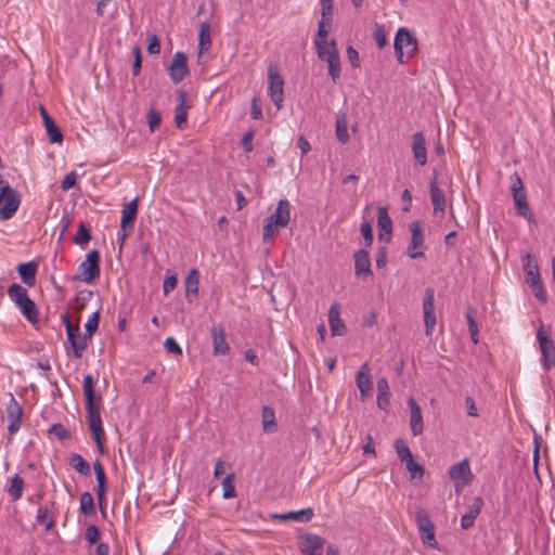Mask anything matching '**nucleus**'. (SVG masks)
Returning <instances> with one entry per match:
<instances>
[{
    "label": "nucleus",
    "instance_id": "603ef678",
    "mask_svg": "<svg viewBox=\"0 0 555 555\" xmlns=\"http://www.w3.org/2000/svg\"><path fill=\"white\" fill-rule=\"evenodd\" d=\"M160 121H162L160 114L155 108H151L147 113V122H149L151 132H154L156 130V128L159 127Z\"/></svg>",
    "mask_w": 555,
    "mask_h": 555
},
{
    "label": "nucleus",
    "instance_id": "9d476101",
    "mask_svg": "<svg viewBox=\"0 0 555 555\" xmlns=\"http://www.w3.org/2000/svg\"><path fill=\"white\" fill-rule=\"evenodd\" d=\"M435 291L431 287L426 288L425 297L423 300V313L425 332L427 336H430L436 326V313H435Z\"/></svg>",
    "mask_w": 555,
    "mask_h": 555
},
{
    "label": "nucleus",
    "instance_id": "13d9d810",
    "mask_svg": "<svg viewBox=\"0 0 555 555\" xmlns=\"http://www.w3.org/2000/svg\"><path fill=\"white\" fill-rule=\"evenodd\" d=\"M405 466H406V469L412 475V477H416V476L422 477L424 474V467L421 464L416 463L413 459L408 461L405 463Z\"/></svg>",
    "mask_w": 555,
    "mask_h": 555
},
{
    "label": "nucleus",
    "instance_id": "79ce46f5",
    "mask_svg": "<svg viewBox=\"0 0 555 555\" xmlns=\"http://www.w3.org/2000/svg\"><path fill=\"white\" fill-rule=\"evenodd\" d=\"M466 319H467V323H468L470 338L474 344H477L478 343V326L475 321V311L470 307L466 310Z\"/></svg>",
    "mask_w": 555,
    "mask_h": 555
},
{
    "label": "nucleus",
    "instance_id": "39448f33",
    "mask_svg": "<svg viewBox=\"0 0 555 555\" xmlns=\"http://www.w3.org/2000/svg\"><path fill=\"white\" fill-rule=\"evenodd\" d=\"M100 276V253L91 250L87 254L86 260L78 266V279L90 284Z\"/></svg>",
    "mask_w": 555,
    "mask_h": 555
},
{
    "label": "nucleus",
    "instance_id": "49530a36",
    "mask_svg": "<svg viewBox=\"0 0 555 555\" xmlns=\"http://www.w3.org/2000/svg\"><path fill=\"white\" fill-rule=\"evenodd\" d=\"M336 135L338 141L346 143L349 140L346 118L338 117L336 120Z\"/></svg>",
    "mask_w": 555,
    "mask_h": 555
},
{
    "label": "nucleus",
    "instance_id": "774afa93",
    "mask_svg": "<svg viewBox=\"0 0 555 555\" xmlns=\"http://www.w3.org/2000/svg\"><path fill=\"white\" fill-rule=\"evenodd\" d=\"M253 138H254V133L253 131H248L246 132L243 138H242V141H241V144H242V147L246 151V152H251L253 151Z\"/></svg>",
    "mask_w": 555,
    "mask_h": 555
},
{
    "label": "nucleus",
    "instance_id": "2f4dec72",
    "mask_svg": "<svg viewBox=\"0 0 555 555\" xmlns=\"http://www.w3.org/2000/svg\"><path fill=\"white\" fill-rule=\"evenodd\" d=\"M262 428L266 433L272 434L276 430L275 412L271 406L262 408Z\"/></svg>",
    "mask_w": 555,
    "mask_h": 555
},
{
    "label": "nucleus",
    "instance_id": "72a5a7b5",
    "mask_svg": "<svg viewBox=\"0 0 555 555\" xmlns=\"http://www.w3.org/2000/svg\"><path fill=\"white\" fill-rule=\"evenodd\" d=\"M69 465L82 476L90 475V465L80 454H72Z\"/></svg>",
    "mask_w": 555,
    "mask_h": 555
},
{
    "label": "nucleus",
    "instance_id": "4be33fe9",
    "mask_svg": "<svg viewBox=\"0 0 555 555\" xmlns=\"http://www.w3.org/2000/svg\"><path fill=\"white\" fill-rule=\"evenodd\" d=\"M412 151L416 162L424 166L427 163L426 142L423 132H416L412 135Z\"/></svg>",
    "mask_w": 555,
    "mask_h": 555
},
{
    "label": "nucleus",
    "instance_id": "f704fd0d",
    "mask_svg": "<svg viewBox=\"0 0 555 555\" xmlns=\"http://www.w3.org/2000/svg\"><path fill=\"white\" fill-rule=\"evenodd\" d=\"M8 296L15 304V306L29 297L27 289L16 283H13L9 286Z\"/></svg>",
    "mask_w": 555,
    "mask_h": 555
},
{
    "label": "nucleus",
    "instance_id": "f03ea898",
    "mask_svg": "<svg viewBox=\"0 0 555 555\" xmlns=\"http://www.w3.org/2000/svg\"><path fill=\"white\" fill-rule=\"evenodd\" d=\"M393 46L397 60L401 64L412 59L417 50L416 38L404 27L398 29Z\"/></svg>",
    "mask_w": 555,
    "mask_h": 555
},
{
    "label": "nucleus",
    "instance_id": "6e6552de",
    "mask_svg": "<svg viewBox=\"0 0 555 555\" xmlns=\"http://www.w3.org/2000/svg\"><path fill=\"white\" fill-rule=\"evenodd\" d=\"M537 340L542 353V365L546 371H550L555 366V344L542 326L537 332Z\"/></svg>",
    "mask_w": 555,
    "mask_h": 555
},
{
    "label": "nucleus",
    "instance_id": "c03bdc74",
    "mask_svg": "<svg viewBox=\"0 0 555 555\" xmlns=\"http://www.w3.org/2000/svg\"><path fill=\"white\" fill-rule=\"evenodd\" d=\"M395 449L401 462L406 463L411 459H413L412 453L409 447L403 442V440L398 439L395 442Z\"/></svg>",
    "mask_w": 555,
    "mask_h": 555
},
{
    "label": "nucleus",
    "instance_id": "0eeeda50",
    "mask_svg": "<svg viewBox=\"0 0 555 555\" xmlns=\"http://www.w3.org/2000/svg\"><path fill=\"white\" fill-rule=\"evenodd\" d=\"M268 94L276 108L280 109L284 101V79L272 66L268 70Z\"/></svg>",
    "mask_w": 555,
    "mask_h": 555
},
{
    "label": "nucleus",
    "instance_id": "7c9ffc66",
    "mask_svg": "<svg viewBox=\"0 0 555 555\" xmlns=\"http://www.w3.org/2000/svg\"><path fill=\"white\" fill-rule=\"evenodd\" d=\"M24 485V479L18 474L9 479L7 492L12 501H17L22 498Z\"/></svg>",
    "mask_w": 555,
    "mask_h": 555
},
{
    "label": "nucleus",
    "instance_id": "a19ab883",
    "mask_svg": "<svg viewBox=\"0 0 555 555\" xmlns=\"http://www.w3.org/2000/svg\"><path fill=\"white\" fill-rule=\"evenodd\" d=\"M328 75L334 82H336L340 78V57L339 55H332L328 57Z\"/></svg>",
    "mask_w": 555,
    "mask_h": 555
},
{
    "label": "nucleus",
    "instance_id": "20e7f679",
    "mask_svg": "<svg viewBox=\"0 0 555 555\" xmlns=\"http://www.w3.org/2000/svg\"><path fill=\"white\" fill-rule=\"evenodd\" d=\"M21 203L20 194L7 182L0 180V220L11 219Z\"/></svg>",
    "mask_w": 555,
    "mask_h": 555
},
{
    "label": "nucleus",
    "instance_id": "c9c22d12",
    "mask_svg": "<svg viewBox=\"0 0 555 555\" xmlns=\"http://www.w3.org/2000/svg\"><path fill=\"white\" fill-rule=\"evenodd\" d=\"M211 43L210 26L207 23H202L198 34L199 54L207 52Z\"/></svg>",
    "mask_w": 555,
    "mask_h": 555
},
{
    "label": "nucleus",
    "instance_id": "5fc2aeb1",
    "mask_svg": "<svg viewBox=\"0 0 555 555\" xmlns=\"http://www.w3.org/2000/svg\"><path fill=\"white\" fill-rule=\"evenodd\" d=\"M361 234L365 241V244L370 246L373 243V228L370 221H363L361 223Z\"/></svg>",
    "mask_w": 555,
    "mask_h": 555
},
{
    "label": "nucleus",
    "instance_id": "ddd939ff",
    "mask_svg": "<svg viewBox=\"0 0 555 555\" xmlns=\"http://www.w3.org/2000/svg\"><path fill=\"white\" fill-rule=\"evenodd\" d=\"M5 413L9 421L8 430L11 435H14L21 427L23 410L12 393H10V401L7 404Z\"/></svg>",
    "mask_w": 555,
    "mask_h": 555
},
{
    "label": "nucleus",
    "instance_id": "e433bc0d",
    "mask_svg": "<svg viewBox=\"0 0 555 555\" xmlns=\"http://www.w3.org/2000/svg\"><path fill=\"white\" fill-rule=\"evenodd\" d=\"M198 292V272L192 269L185 279V293L186 297L191 294L196 295Z\"/></svg>",
    "mask_w": 555,
    "mask_h": 555
},
{
    "label": "nucleus",
    "instance_id": "c756f323",
    "mask_svg": "<svg viewBox=\"0 0 555 555\" xmlns=\"http://www.w3.org/2000/svg\"><path fill=\"white\" fill-rule=\"evenodd\" d=\"M318 57L321 61L328 62V57L332 55H339L336 48V41L333 39L330 42L323 40H315Z\"/></svg>",
    "mask_w": 555,
    "mask_h": 555
},
{
    "label": "nucleus",
    "instance_id": "473e14b6",
    "mask_svg": "<svg viewBox=\"0 0 555 555\" xmlns=\"http://www.w3.org/2000/svg\"><path fill=\"white\" fill-rule=\"evenodd\" d=\"M482 506V500L476 499L474 505L469 508L468 513L464 514L461 518V526L463 529H468L473 526L476 516L479 514Z\"/></svg>",
    "mask_w": 555,
    "mask_h": 555
},
{
    "label": "nucleus",
    "instance_id": "cd10ccee",
    "mask_svg": "<svg viewBox=\"0 0 555 555\" xmlns=\"http://www.w3.org/2000/svg\"><path fill=\"white\" fill-rule=\"evenodd\" d=\"M20 309L21 313L25 317V319L31 323L36 324L39 321V311L33 299L29 297L16 305Z\"/></svg>",
    "mask_w": 555,
    "mask_h": 555
},
{
    "label": "nucleus",
    "instance_id": "423d86ee",
    "mask_svg": "<svg viewBox=\"0 0 555 555\" xmlns=\"http://www.w3.org/2000/svg\"><path fill=\"white\" fill-rule=\"evenodd\" d=\"M416 525L422 542L430 548H437L438 543L435 538V527L430 517L424 509L416 512Z\"/></svg>",
    "mask_w": 555,
    "mask_h": 555
},
{
    "label": "nucleus",
    "instance_id": "4468645a",
    "mask_svg": "<svg viewBox=\"0 0 555 555\" xmlns=\"http://www.w3.org/2000/svg\"><path fill=\"white\" fill-rule=\"evenodd\" d=\"M449 475L454 481L456 491L460 487L468 485L472 478V473L467 460H463L460 463L452 465L449 469Z\"/></svg>",
    "mask_w": 555,
    "mask_h": 555
},
{
    "label": "nucleus",
    "instance_id": "9b49d317",
    "mask_svg": "<svg viewBox=\"0 0 555 555\" xmlns=\"http://www.w3.org/2000/svg\"><path fill=\"white\" fill-rule=\"evenodd\" d=\"M513 199L517 214L524 217L529 222L533 221V215L527 202L526 192L522 189L521 180L517 178V183L512 186Z\"/></svg>",
    "mask_w": 555,
    "mask_h": 555
},
{
    "label": "nucleus",
    "instance_id": "aec40b11",
    "mask_svg": "<svg viewBox=\"0 0 555 555\" xmlns=\"http://www.w3.org/2000/svg\"><path fill=\"white\" fill-rule=\"evenodd\" d=\"M323 545L324 540L321 537L308 533L302 540L301 551L304 555H322Z\"/></svg>",
    "mask_w": 555,
    "mask_h": 555
},
{
    "label": "nucleus",
    "instance_id": "ea45409f",
    "mask_svg": "<svg viewBox=\"0 0 555 555\" xmlns=\"http://www.w3.org/2000/svg\"><path fill=\"white\" fill-rule=\"evenodd\" d=\"M80 511L82 514H85L87 516L94 514V512H95L94 500H93V496L91 495V493L83 492L80 495Z\"/></svg>",
    "mask_w": 555,
    "mask_h": 555
},
{
    "label": "nucleus",
    "instance_id": "de8ad7c7",
    "mask_svg": "<svg viewBox=\"0 0 555 555\" xmlns=\"http://www.w3.org/2000/svg\"><path fill=\"white\" fill-rule=\"evenodd\" d=\"M37 521L44 525L47 530H50L54 526V519L49 515L47 507H39L37 513Z\"/></svg>",
    "mask_w": 555,
    "mask_h": 555
},
{
    "label": "nucleus",
    "instance_id": "58836bf2",
    "mask_svg": "<svg viewBox=\"0 0 555 555\" xmlns=\"http://www.w3.org/2000/svg\"><path fill=\"white\" fill-rule=\"evenodd\" d=\"M314 513L313 509L310 507L297 511V512H288L286 513V517H288V520L293 521H299V522H307L311 520Z\"/></svg>",
    "mask_w": 555,
    "mask_h": 555
},
{
    "label": "nucleus",
    "instance_id": "f257e3e1",
    "mask_svg": "<svg viewBox=\"0 0 555 555\" xmlns=\"http://www.w3.org/2000/svg\"><path fill=\"white\" fill-rule=\"evenodd\" d=\"M94 384L95 379L92 375H85L82 380V389L86 401L88 423L98 447L100 450H103L102 437L104 435V430L98 405V403L101 401V397L95 395Z\"/></svg>",
    "mask_w": 555,
    "mask_h": 555
},
{
    "label": "nucleus",
    "instance_id": "6e6d98bb",
    "mask_svg": "<svg viewBox=\"0 0 555 555\" xmlns=\"http://www.w3.org/2000/svg\"><path fill=\"white\" fill-rule=\"evenodd\" d=\"M49 433L53 436H55L59 440H64L69 437L68 430L62 425V424H53Z\"/></svg>",
    "mask_w": 555,
    "mask_h": 555
},
{
    "label": "nucleus",
    "instance_id": "8fccbe9b",
    "mask_svg": "<svg viewBox=\"0 0 555 555\" xmlns=\"http://www.w3.org/2000/svg\"><path fill=\"white\" fill-rule=\"evenodd\" d=\"M90 240V231L85 227L83 223H80L78 227V231L73 238L74 243L77 245H86Z\"/></svg>",
    "mask_w": 555,
    "mask_h": 555
},
{
    "label": "nucleus",
    "instance_id": "a18cd8bd",
    "mask_svg": "<svg viewBox=\"0 0 555 555\" xmlns=\"http://www.w3.org/2000/svg\"><path fill=\"white\" fill-rule=\"evenodd\" d=\"M99 320H100V311H94L89 319L87 320L85 324L86 334L91 339L93 334L96 332L99 327Z\"/></svg>",
    "mask_w": 555,
    "mask_h": 555
},
{
    "label": "nucleus",
    "instance_id": "393cba45",
    "mask_svg": "<svg viewBox=\"0 0 555 555\" xmlns=\"http://www.w3.org/2000/svg\"><path fill=\"white\" fill-rule=\"evenodd\" d=\"M138 214V198L126 204L121 210L120 228L122 230L133 229V222Z\"/></svg>",
    "mask_w": 555,
    "mask_h": 555
},
{
    "label": "nucleus",
    "instance_id": "052dcab7",
    "mask_svg": "<svg viewBox=\"0 0 555 555\" xmlns=\"http://www.w3.org/2000/svg\"><path fill=\"white\" fill-rule=\"evenodd\" d=\"M85 538L90 544H94L100 538V531L96 526L90 525L86 529Z\"/></svg>",
    "mask_w": 555,
    "mask_h": 555
},
{
    "label": "nucleus",
    "instance_id": "69168bd1",
    "mask_svg": "<svg viewBox=\"0 0 555 555\" xmlns=\"http://www.w3.org/2000/svg\"><path fill=\"white\" fill-rule=\"evenodd\" d=\"M347 57H348V61L350 62L351 66L352 67H358L359 66V53L358 51L349 46L347 47Z\"/></svg>",
    "mask_w": 555,
    "mask_h": 555
},
{
    "label": "nucleus",
    "instance_id": "864d4df0",
    "mask_svg": "<svg viewBox=\"0 0 555 555\" xmlns=\"http://www.w3.org/2000/svg\"><path fill=\"white\" fill-rule=\"evenodd\" d=\"M164 348L168 353L175 354V356H181L182 349L178 345L177 340L173 337L166 338L164 343Z\"/></svg>",
    "mask_w": 555,
    "mask_h": 555
},
{
    "label": "nucleus",
    "instance_id": "f3484780",
    "mask_svg": "<svg viewBox=\"0 0 555 555\" xmlns=\"http://www.w3.org/2000/svg\"><path fill=\"white\" fill-rule=\"evenodd\" d=\"M430 199L434 208L435 216H443L446 210V197L443 192L439 189L436 176L429 183Z\"/></svg>",
    "mask_w": 555,
    "mask_h": 555
},
{
    "label": "nucleus",
    "instance_id": "bf43d9fd",
    "mask_svg": "<svg viewBox=\"0 0 555 555\" xmlns=\"http://www.w3.org/2000/svg\"><path fill=\"white\" fill-rule=\"evenodd\" d=\"M530 288L538 300H540L543 304L546 302L547 296L543 287L542 281L537 284L530 285Z\"/></svg>",
    "mask_w": 555,
    "mask_h": 555
},
{
    "label": "nucleus",
    "instance_id": "3c124183",
    "mask_svg": "<svg viewBox=\"0 0 555 555\" xmlns=\"http://www.w3.org/2000/svg\"><path fill=\"white\" fill-rule=\"evenodd\" d=\"M222 490H223V498L224 499H232L235 496V488L233 485V475H228L222 480Z\"/></svg>",
    "mask_w": 555,
    "mask_h": 555
},
{
    "label": "nucleus",
    "instance_id": "37998d69",
    "mask_svg": "<svg viewBox=\"0 0 555 555\" xmlns=\"http://www.w3.org/2000/svg\"><path fill=\"white\" fill-rule=\"evenodd\" d=\"M321 4V22H326L327 25L333 21V0H320Z\"/></svg>",
    "mask_w": 555,
    "mask_h": 555
},
{
    "label": "nucleus",
    "instance_id": "4c0bfd02",
    "mask_svg": "<svg viewBox=\"0 0 555 555\" xmlns=\"http://www.w3.org/2000/svg\"><path fill=\"white\" fill-rule=\"evenodd\" d=\"M377 224L380 231L386 232L387 234L391 233V219L388 215V211L385 207L378 208V218H377Z\"/></svg>",
    "mask_w": 555,
    "mask_h": 555
},
{
    "label": "nucleus",
    "instance_id": "2eb2a0df",
    "mask_svg": "<svg viewBox=\"0 0 555 555\" xmlns=\"http://www.w3.org/2000/svg\"><path fill=\"white\" fill-rule=\"evenodd\" d=\"M356 384L360 391L361 400H364L373 388L371 369L367 362L363 363L358 370L356 375Z\"/></svg>",
    "mask_w": 555,
    "mask_h": 555
},
{
    "label": "nucleus",
    "instance_id": "6ab92c4d",
    "mask_svg": "<svg viewBox=\"0 0 555 555\" xmlns=\"http://www.w3.org/2000/svg\"><path fill=\"white\" fill-rule=\"evenodd\" d=\"M291 208L292 205L288 199H280L275 211L269 216L272 219V223L286 228L291 220Z\"/></svg>",
    "mask_w": 555,
    "mask_h": 555
},
{
    "label": "nucleus",
    "instance_id": "5701e85b",
    "mask_svg": "<svg viewBox=\"0 0 555 555\" xmlns=\"http://www.w3.org/2000/svg\"><path fill=\"white\" fill-rule=\"evenodd\" d=\"M211 338H212L214 354L224 356L229 352L230 347L225 340V333H224V330L222 326H214L211 328Z\"/></svg>",
    "mask_w": 555,
    "mask_h": 555
},
{
    "label": "nucleus",
    "instance_id": "e2e57ef3",
    "mask_svg": "<svg viewBox=\"0 0 555 555\" xmlns=\"http://www.w3.org/2000/svg\"><path fill=\"white\" fill-rule=\"evenodd\" d=\"M77 182V175L72 171L69 173H67L64 179L62 180V183H61V188L64 190V191H67L69 189H72Z\"/></svg>",
    "mask_w": 555,
    "mask_h": 555
},
{
    "label": "nucleus",
    "instance_id": "09e8293b",
    "mask_svg": "<svg viewBox=\"0 0 555 555\" xmlns=\"http://www.w3.org/2000/svg\"><path fill=\"white\" fill-rule=\"evenodd\" d=\"M281 227L276 223H272V219L270 217L266 218L264 225L262 228V240L263 242H269L272 240L275 230L280 229Z\"/></svg>",
    "mask_w": 555,
    "mask_h": 555
},
{
    "label": "nucleus",
    "instance_id": "7ed1b4c3",
    "mask_svg": "<svg viewBox=\"0 0 555 555\" xmlns=\"http://www.w3.org/2000/svg\"><path fill=\"white\" fill-rule=\"evenodd\" d=\"M61 320L66 328L67 341L70 345L73 354L76 359H80L88 347L90 339L87 334L81 335L79 324H73L69 314L63 313Z\"/></svg>",
    "mask_w": 555,
    "mask_h": 555
},
{
    "label": "nucleus",
    "instance_id": "f8f14e48",
    "mask_svg": "<svg viewBox=\"0 0 555 555\" xmlns=\"http://www.w3.org/2000/svg\"><path fill=\"white\" fill-rule=\"evenodd\" d=\"M168 74L173 83L181 82L189 74L188 59L183 52H176L171 64L168 68Z\"/></svg>",
    "mask_w": 555,
    "mask_h": 555
},
{
    "label": "nucleus",
    "instance_id": "0e129e2a",
    "mask_svg": "<svg viewBox=\"0 0 555 555\" xmlns=\"http://www.w3.org/2000/svg\"><path fill=\"white\" fill-rule=\"evenodd\" d=\"M147 51L150 54H158L160 51V42L156 35L149 37Z\"/></svg>",
    "mask_w": 555,
    "mask_h": 555
},
{
    "label": "nucleus",
    "instance_id": "412c9836",
    "mask_svg": "<svg viewBox=\"0 0 555 555\" xmlns=\"http://www.w3.org/2000/svg\"><path fill=\"white\" fill-rule=\"evenodd\" d=\"M328 324L333 335H344L346 326L340 319V306L338 302H333L328 310Z\"/></svg>",
    "mask_w": 555,
    "mask_h": 555
},
{
    "label": "nucleus",
    "instance_id": "338daca9",
    "mask_svg": "<svg viewBox=\"0 0 555 555\" xmlns=\"http://www.w3.org/2000/svg\"><path fill=\"white\" fill-rule=\"evenodd\" d=\"M331 25H327L326 22H319V25H318V35H317V38L315 40H323V41H327V34H328V27Z\"/></svg>",
    "mask_w": 555,
    "mask_h": 555
},
{
    "label": "nucleus",
    "instance_id": "1a4fd4ad",
    "mask_svg": "<svg viewBox=\"0 0 555 555\" xmlns=\"http://www.w3.org/2000/svg\"><path fill=\"white\" fill-rule=\"evenodd\" d=\"M411 232V241L406 248V254L410 258L416 259L424 256L422 248L424 246L425 237L418 221H412L409 224Z\"/></svg>",
    "mask_w": 555,
    "mask_h": 555
},
{
    "label": "nucleus",
    "instance_id": "4d7b16f0",
    "mask_svg": "<svg viewBox=\"0 0 555 555\" xmlns=\"http://www.w3.org/2000/svg\"><path fill=\"white\" fill-rule=\"evenodd\" d=\"M178 284V279L176 274H169L166 275L164 283H163V292L164 295L167 296L171 291L176 288Z\"/></svg>",
    "mask_w": 555,
    "mask_h": 555
},
{
    "label": "nucleus",
    "instance_id": "a878e982",
    "mask_svg": "<svg viewBox=\"0 0 555 555\" xmlns=\"http://www.w3.org/2000/svg\"><path fill=\"white\" fill-rule=\"evenodd\" d=\"M178 104L175 108V122L177 128L184 129L188 125V106L185 93L183 91L178 94Z\"/></svg>",
    "mask_w": 555,
    "mask_h": 555
},
{
    "label": "nucleus",
    "instance_id": "680f3d73",
    "mask_svg": "<svg viewBox=\"0 0 555 555\" xmlns=\"http://www.w3.org/2000/svg\"><path fill=\"white\" fill-rule=\"evenodd\" d=\"M93 469L95 473L96 482L101 483V485H106V476H105L104 467L99 460H96L93 463Z\"/></svg>",
    "mask_w": 555,
    "mask_h": 555
},
{
    "label": "nucleus",
    "instance_id": "b1692460",
    "mask_svg": "<svg viewBox=\"0 0 555 555\" xmlns=\"http://www.w3.org/2000/svg\"><path fill=\"white\" fill-rule=\"evenodd\" d=\"M43 125L51 143H61L63 134L43 106L40 107Z\"/></svg>",
    "mask_w": 555,
    "mask_h": 555
},
{
    "label": "nucleus",
    "instance_id": "a211bd4d",
    "mask_svg": "<svg viewBox=\"0 0 555 555\" xmlns=\"http://www.w3.org/2000/svg\"><path fill=\"white\" fill-rule=\"evenodd\" d=\"M408 405L410 408V427L413 436H420L424 430V423L422 416V410L418 403L410 398L408 400Z\"/></svg>",
    "mask_w": 555,
    "mask_h": 555
},
{
    "label": "nucleus",
    "instance_id": "c85d7f7f",
    "mask_svg": "<svg viewBox=\"0 0 555 555\" xmlns=\"http://www.w3.org/2000/svg\"><path fill=\"white\" fill-rule=\"evenodd\" d=\"M377 406L387 411L390 404L389 384L386 377H379L377 380Z\"/></svg>",
    "mask_w": 555,
    "mask_h": 555
},
{
    "label": "nucleus",
    "instance_id": "bb28decb",
    "mask_svg": "<svg viewBox=\"0 0 555 555\" xmlns=\"http://www.w3.org/2000/svg\"><path fill=\"white\" fill-rule=\"evenodd\" d=\"M38 264L35 261H29L26 263H20L17 267L18 274L22 281L27 286H34L36 283V273H37Z\"/></svg>",
    "mask_w": 555,
    "mask_h": 555
},
{
    "label": "nucleus",
    "instance_id": "dca6fc26",
    "mask_svg": "<svg viewBox=\"0 0 555 555\" xmlns=\"http://www.w3.org/2000/svg\"><path fill=\"white\" fill-rule=\"evenodd\" d=\"M354 258V274L363 280L373 275L371 269V260L369 253L365 249H359L353 255Z\"/></svg>",
    "mask_w": 555,
    "mask_h": 555
}]
</instances>
